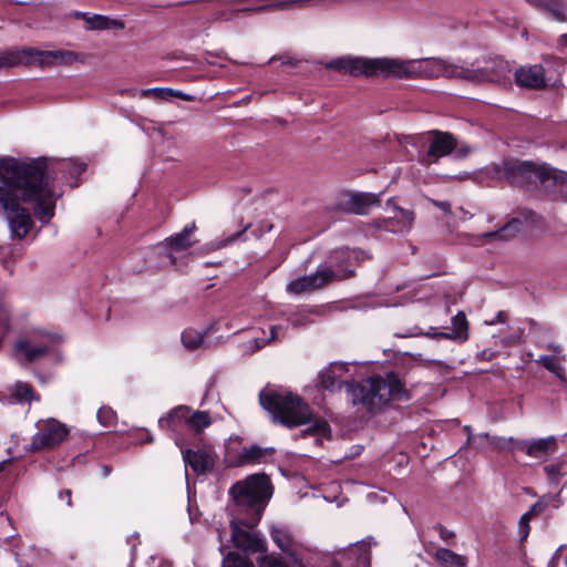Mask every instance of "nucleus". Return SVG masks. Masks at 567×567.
<instances>
[{"mask_svg": "<svg viewBox=\"0 0 567 567\" xmlns=\"http://www.w3.org/2000/svg\"><path fill=\"white\" fill-rule=\"evenodd\" d=\"M272 449H262L258 445L244 447L237 456L238 465L261 463L267 456L271 455Z\"/></svg>", "mask_w": 567, "mask_h": 567, "instance_id": "25", "label": "nucleus"}, {"mask_svg": "<svg viewBox=\"0 0 567 567\" xmlns=\"http://www.w3.org/2000/svg\"><path fill=\"white\" fill-rule=\"evenodd\" d=\"M250 227V225H247L245 228H243L240 231H237L236 234L227 237L221 244H219L216 248H221L224 246H227L234 241H236L237 239H239L245 233L246 230Z\"/></svg>", "mask_w": 567, "mask_h": 567, "instance_id": "39", "label": "nucleus"}, {"mask_svg": "<svg viewBox=\"0 0 567 567\" xmlns=\"http://www.w3.org/2000/svg\"><path fill=\"white\" fill-rule=\"evenodd\" d=\"M260 404L274 417V421L287 427H297L310 423L312 413L309 406L295 394H281L269 391L261 392L259 395Z\"/></svg>", "mask_w": 567, "mask_h": 567, "instance_id": "5", "label": "nucleus"}, {"mask_svg": "<svg viewBox=\"0 0 567 567\" xmlns=\"http://www.w3.org/2000/svg\"><path fill=\"white\" fill-rule=\"evenodd\" d=\"M514 78L518 86L534 90L545 89L551 80L547 78L542 64L520 66L515 71Z\"/></svg>", "mask_w": 567, "mask_h": 567, "instance_id": "16", "label": "nucleus"}, {"mask_svg": "<svg viewBox=\"0 0 567 567\" xmlns=\"http://www.w3.org/2000/svg\"><path fill=\"white\" fill-rule=\"evenodd\" d=\"M532 518L533 516L528 512L524 513L520 516L517 527L520 540H525L528 537L530 530L529 522Z\"/></svg>", "mask_w": 567, "mask_h": 567, "instance_id": "35", "label": "nucleus"}, {"mask_svg": "<svg viewBox=\"0 0 567 567\" xmlns=\"http://www.w3.org/2000/svg\"><path fill=\"white\" fill-rule=\"evenodd\" d=\"M440 567H466L467 558L449 548H437L433 555Z\"/></svg>", "mask_w": 567, "mask_h": 567, "instance_id": "26", "label": "nucleus"}, {"mask_svg": "<svg viewBox=\"0 0 567 567\" xmlns=\"http://www.w3.org/2000/svg\"><path fill=\"white\" fill-rule=\"evenodd\" d=\"M60 165H61L62 167H66V166H69V162H66V161H62V162H60Z\"/></svg>", "mask_w": 567, "mask_h": 567, "instance_id": "54", "label": "nucleus"}, {"mask_svg": "<svg viewBox=\"0 0 567 567\" xmlns=\"http://www.w3.org/2000/svg\"><path fill=\"white\" fill-rule=\"evenodd\" d=\"M184 421L187 426L196 432L200 433L205 427L212 424L210 414L206 411H194L190 412L187 406H178L169 412L165 417L158 420V424L162 429H172L176 426V421Z\"/></svg>", "mask_w": 567, "mask_h": 567, "instance_id": "10", "label": "nucleus"}, {"mask_svg": "<svg viewBox=\"0 0 567 567\" xmlns=\"http://www.w3.org/2000/svg\"><path fill=\"white\" fill-rule=\"evenodd\" d=\"M513 442L512 437H493L491 444L499 451L509 450L511 443Z\"/></svg>", "mask_w": 567, "mask_h": 567, "instance_id": "38", "label": "nucleus"}, {"mask_svg": "<svg viewBox=\"0 0 567 567\" xmlns=\"http://www.w3.org/2000/svg\"><path fill=\"white\" fill-rule=\"evenodd\" d=\"M254 341L256 343V349H260L261 347H264L267 343V341H265V340L260 341L259 339H255Z\"/></svg>", "mask_w": 567, "mask_h": 567, "instance_id": "50", "label": "nucleus"}, {"mask_svg": "<svg viewBox=\"0 0 567 567\" xmlns=\"http://www.w3.org/2000/svg\"><path fill=\"white\" fill-rule=\"evenodd\" d=\"M440 536L442 539H447L449 537L453 536L452 532H449L446 528L441 527L440 528Z\"/></svg>", "mask_w": 567, "mask_h": 567, "instance_id": "49", "label": "nucleus"}, {"mask_svg": "<svg viewBox=\"0 0 567 567\" xmlns=\"http://www.w3.org/2000/svg\"><path fill=\"white\" fill-rule=\"evenodd\" d=\"M561 501L558 495L545 494L527 511L533 517L543 514L548 507L558 508Z\"/></svg>", "mask_w": 567, "mask_h": 567, "instance_id": "30", "label": "nucleus"}, {"mask_svg": "<svg viewBox=\"0 0 567 567\" xmlns=\"http://www.w3.org/2000/svg\"><path fill=\"white\" fill-rule=\"evenodd\" d=\"M22 64L28 66L50 68L59 64H72L76 54L72 51H42L35 48L22 49Z\"/></svg>", "mask_w": 567, "mask_h": 567, "instance_id": "11", "label": "nucleus"}, {"mask_svg": "<svg viewBox=\"0 0 567 567\" xmlns=\"http://www.w3.org/2000/svg\"><path fill=\"white\" fill-rule=\"evenodd\" d=\"M511 65L503 59L487 61L485 65L468 68L463 64L462 80L471 82H497L504 83L509 80Z\"/></svg>", "mask_w": 567, "mask_h": 567, "instance_id": "8", "label": "nucleus"}, {"mask_svg": "<svg viewBox=\"0 0 567 567\" xmlns=\"http://www.w3.org/2000/svg\"><path fill=\"white\" fill-rule=\"evenodd\" d=\"M69 432V427L56 419L39 421L38 431L31 440L30 450L32 452L51 450L63 442Z\"/></svg>", "mask_w": 567, "mask_h": 567, "instance_id": "6", "label": "nucleus"}, {"mask_svg": "<svg viewBox=\"0 0 567 567\" xmlns=\"http://www.w3.org/2000/svg\"><path fill=\"white\" fill-rule=\"evenodd\" d=\"M53 343L52 337H49L43 344H35L30 340H19L14 346L16 357L19 361L33 362L45 355Z\"/></svg>", "mask_w": 567, "mask_h": 567, "instance_id": "18", "label": "nucleus"}, {"mask_svg": "<svg viewBox=\"0 0 567 567\" xmlns=\"http://www.w3.org/2000/svg\"><path fill=\"white\" fill-rule=\"evenodd\" d=\"M32 400H39L34 395L32 386L27 382L18 381L11 389L8 398L9 403H30Z\"/></svg>", "mask_w": 567, "mask_h": 567, "instance_id": "27", "label": "nucleus"}, {"mask_svg": "<svg viewBox=\"0 0 567 567\" xmlns=\"http://www.w3.org/2000/svg\"><path fill=\"white\" fill-rule=\"evenodd\" d=\"M84 168H85V166H84L83 164H80V165L78 166V171H79V172L84 171Z\"/></svg>", "mask_w": 567, "mask_h": 567, "instance_id": "55", "label": "nucleus"}, {"mask_svg": "<svg viewBox=\"0 0 567 567\" xmlns=\"http://www.w3.org/2000/svg\"><path fill=\"white\" fill-rule=\"evenodd\" d=\"M506 321V313L504 311H498L495 319L491 321H486L487 324H495L496 322L504 323Z\"/></svg>", "mask_w": 567, "mask_h": 567, "instance_id": "45", "label": "nucleus"}, {"mask_svg": "<svg viewBox=\"0 0 567 567\" xmlns=\"http://www.w3.org/2000/svg\"><path fill=\"white\" fill-rule=\"evenodd\" d=\"M497 355V351H494L492 349H484L480 353H477V359L489 361L494 359Z\"/></svg>", "mask_w": 567, "mask_h": 567, "instance_id": "42", "label": "nucleus"}, {"mask_svg": "<svg viewBox=\"0 0 567 567\" xmlns=\"http://www.w3.org/2000/svg\"><path fill=\"white\" fill-rule=\"evenodd\" d=\"M380 194L341 192L336 202V208L355 215H367L371 207L380 205Z\"/></svg>", "mask_w": 567, "mask_h": 567, "instance_id": "12", "label": "nucleus"}, {"mask_svg": "<svg viewBox=\"0 0 567 567\" xmlns=\"http://www.w3.org/2000/svg\"><path fill=\"white\" fill-rule=\"evenodd\" d=\"M63 496H64V498H66V505L69 507H71L72 506V492H71V489H65L64 492H62L60 494V497H63Z\"/></svg>", "mask_w": 567, "mask_h": 567, "instance_id": "47", "label": "nucleus"}, {"mask_svg": "<svg viewBox=\"0 0 567 567\" xmlns=\"http://www.w3.org/2000/svg\"><path fill=\"white\" fill-rule=\"evenodd\" d=\"M172 96L179 97L184 101H192L193 97L188 94L183 93L182 91H174V94Z\"/></svg>", "mask_w": 567, "mask_h": 567, "instance_id": "48", "label": "nucleus"}, {"mask_svg": "<svg viewBox=\"0 0 567 567\" xmlns=\"http://www.w3.org/2000/svg\"><path fill=\"white\" fill-rule=\"evenodd\" d=\"M96 416H97V420L100 421V423L105 427L111 426L115 420V413L110 408H101L97 411Z\"/></svg>", "mask_w": 567, "mask_h": 567, "instance_id": "37", "label": "nucleus"}, {"mask_svg": "<svg viewBox=\"0 0 567 567\" xmlns=\"http://www.w3.org/2000/svg\"><path fill=\"white\" fill-rule=\"evenodd\" d=\"M522 229V221L518 218H513L511 221H508L506 225L501 227L498 230L495 231H487L482 235H480V238L485 239H509L515 236L516 233L520 231Z\"/></svg>", "mask_w": 567, "mask_h": 567, "instance_id": "28", "label": "nucleus"}, {"mask_svg": "<svg viewBox=\"0 0 567 567\" xmlns=\"http://www.w3.org/2000/svg\"><path fill=\"white\" fill-rule=\"evenodd\" d=\"M557 440L555 436L530 440L528 442V456L534 458H543L548 454L556 452Z\"/></svg>", "mask_w": 567, "mask_h": 567, "instance_id": "23", "label": "nucleus"}, {"mask_svg": "<svg viewBox=\"0 0 567 567\" xmlns=\"http://www.w3.org/2000/svg\"><path fill=\"white\" fill-rule=\"evenodd\" d=\"M49 161L40 158H0V217L12 239H23L33 227L29 206L43 224L54 215L55 199L48 177Z\"/></svg>", "mask_w": 567, "mask_h": 567, "instance_id": "1", "label": "nucleus"}, {"mask_svg": "<svg viewBox=\"0 0 567 567\" xmlns=\"http://www.w3.org/2000/svg\"><path fill=\"white\" fill-rule=\"evenodd\" d=\"M563 467L564 463L557 462L544 466V471L547 474L548 478L557 482L561 476L565 475V473L563 472Z\"/></svg>", "mask_w": 567, "mask_h": 567, "instance_id": "34", "label": "nucleus"}, {"mask_svg": "<svg viewBox=\"0 0 567 567\" xmlns=\"http://www.w3.org/2000/svg\"><path fill=\"white\" fill-rule=\"evenodd\" d=\"M266 228H267V231H270V230H271V228H272V225H271V224H268V225L266 226Z\"/></svg>", "mask_w": 567, "mask_h": 567, "instance_id": "57", "label": "nucleus"}, {"mask_svg": "<svg viewBox=\"0 0 567 567\" xmlns=\"http://www.w3.org/2000/svg\"><path fill=\"white\" fill-rule=\"evenodd\" d=\"M76 17L81 18L89 30H121L124 29V22L116 19H111L106 16L90 14L87 12H78Z\"/></svg>", "mask_w": 567, "mask_h": 567, "instance_id": "21", "label": "nucleus"}, {"mask_svg": "<svg viewBox=\"0 0 567 567\" xmlns=\"http://www.w3.org/2000/svg\"><path fill=\"white\" fill-rule=\"evenodd\" d=\"M421 138L429 146L425 155L421 158V163L426 165L450 155L456 147V140L449 132L433 130L424 133Z\"/></svg>", "mask_w": 567, "mask_h": 567, "instance_id": "9", "label": "nucleus"}, {"mask_svg": "<svg viewBox=\"0 0 567 567\" xmlns=\"http://www.w3.org/2000/svg\"><path fill=\"white\" fill-rule=\"evenodd\" d=\"M388 207H392L393 215L389 218L379 219L375 226L391 233H408L412 228L414 221V213L412 210L403 209L395 205L393 199L386 202Z\"/></svg>", "mask_w": 567, "mask_h": 567, "instance_id": "14", "label": "nucleus"}, {"mask_svg": "<svg viewBox=\"0 0 567 567\" xmlns=\"http://www.w3.org/2000/svg\"><path fill=\"white\" fill-rule=\"evenodd\" d=\"M336 254L340 255V257H342L347 260L351 259L354 256V251H351L349 249H341V250L336 251Z\"/></svg>", "mask_w": 567, "mask_h": 567, "instance_id": "46", "label": "nucleus"}, {"mask_svg": "<svg viewBox=\"0 0 567 567\" xmlns=\"http://www.w3.org/2000/svg\"><path fill=\"white\" fill-rule=\"evenodd\" d=\"M8 321H9V311L4 307V305L0 303V323L3 326L4 329L8 328Z\"/></svg>", "mask_w": 567, "mask_h": 567, "instance_id": "43", "label": "nucleus"}, {"mask_svg": "<svg viewBox=\"0 0 567 567\" xmlns=\"http://www.w3.org/2000/svg\"><path fill=\"white\" fill-rule=\"evenodd\" d=\"M431 203L433 205H435L437 208H440L441 210H443L444 213H446V214L451 213V204L449 202L431 199Z\"/></svg>", "mask_w": 567, "mask_h": 567, "instance_id": "44", "label": "nucleus"}, {"mask_svg": "<svg viewBox=\"0 0 567 567\" xmlns=\"http://www.w3.org/2000/svg\"><path fill=\"white\" fill-rule=\"evenodd\" d=\"M560 41L561 43H567V35H561Z\"/></svg>", "mask_w": 567, "mask_h": 567, "instance_id": "53", "label": "nucleus"}, {"mask_svg": "<svg viewBox=\"0 0 567 567\" xmlns=\"http://www.w3.org/2000/svg\"><path fill=\"white\" fill-rule=\"evenodd\" d=\"M543 348L549 351L548 354H542L536 359V363L546 369L558 380L567 381L566 371L564 369V362L566 355L563 352V347L558 343H546Z\"/></svg>", "mask_w": 567, "mask_h": 567, "instance_id": "15", "label": "nucleus"}, {"mask_svg": "<svg viewBox=\"0 0 567 567\" xmlns=\"http://www.w3.org/2000/svg\"><path fill=\"white\" fill-rule=\"evenodd\" d=\"M21 50H3L0 51V69H9L22 64Z\"/></svg>", "mask_w": 567, "mask_h": 567, "instance_id": "32", "label": "nucleus"}, {"mask_svg": "<svg viewBox=\"0 0 567 567\" xmlns=\"http://www.w3.org/2000/svg\"><path fill=\"white\" fill-rule=\"evenodd\" d=\"M184 462L192 467L196 474H204L214 466L212 454L204 450H185L183 452Z\"/></svg>", "mask_w": 567, "mask_h": 567, "instance_id": "20", "label": "nucleus"}, {"mask_svg": "<svg viewBox=\"0 0 567 567\" xmlns=\"http://www.w3.org/2000/svg\"><path fill=\"white\" fill-rule=\"evenodd\" d=\"M196 230V224L190 223L186 225L181 233L172 235L167 237L161 246L165 249L169 250L168 258L169 262L174 265L176 262V258L173 252L184 251L190 248L195 243L190 239L192 235Z\"/></svg>", "mask_w": 567, "mask_h": 567, "instance_id": "17", "label": "nucleus"}, {"mask_svg": "<svg viewBox=\"0 0 567 567\" xmlns=\"http://www.w3.org/2000/svg\"><path fill=\"white\" fill-rule=\"evenodd\" d=\"M207 332H200L195 329H186L182 333V342L188 350L199 349L205 344V336Z\"/></svg>", "mask_w": 567, "mask_h": 567, "instance_id": "31", "label": "nucleus"}, {"mask_svg": "<svg viewBox=\"0 0 567 567\" xmlns=\"http://www.w3.org/2000/svg\"><path fill=\"white\" fill-rule=\"evenodd\" d=\"M435 336L451 340L466 341L468 339V322L465 313L460 311L452 318L450 332H439Z\"/></svg>", "mask_w": 567, "mask_h": 567, "instance_id": "22", "label": "nucleus"}, {"mask_svg": "<svg viewBox=\"0 0 567 567\" xmlns=\"http://www.w3.org/2000/svg\"><path fill=\"white\" fill-rule=\"evenodd\" d=\"M328 68L347 72L352 76H392L398 79H462L463 64L442 58L401 60L394 58H340Z\"/></svg>", "mask_w": 567, "mask_h": 567, "instance_id": "2", "label": "nucleus"}, {"mask_svg": "<svg viewBox=\"0 0 567 567\" xmlns=\"http://www.w3.org/2000/svg\"><path fill=\"white\" fill-rule=\"evenodd\" d=\"M235 502L236 517L230 520L231 542L247 555L265 553V540L251 530L260 520L267 501L271 496L269 480L264 474L248 476L235 483L229 491Z\"/></svg>", "mask_w": 567, "mask_h": 567, "instance_id": "3", "label": "nucleus"}, {"mask_svg": "<svg viewBox=\"0 0 567 567\" xmlns=\"http://www.w3.org/2000/svg\"><path fill=\"white\" fill-rule=\"evenodd\" d=\"M353 275V270H339L333 271L330 268L319 269L316 274L300 277L292 280L287 286V291L293 295H300L305 292H311L316 289H320L334 280H341L349 278Z\"/></svg>", "mask_w": 567, "mask_h": 567, "instance_id": "7", "label": "nucleus"}, {"mask_svg": "<svg viewBox=\"0 0 567 567\" xmlns=\"http://www.w3.org/2000/svg\"><path fill=\"white\" fill-rule=\"evenodd\" d=\"M530 6L547 11L557 21L565 20L564 7L558 0H526Z\"/></svg>", "mask_w": 567, "mask_h": 567, "instance_id": "29", "label": "nucleus"}, {"mask_svg": "<svg viewBox=\"0 0 567 567\" xmlns=\"http://www.w3.org/2000/svg\"><path fill=\"white\" fill-rule=\"evenodd\" d=\"M543 173L538 185L548 194L563 197L567 173L554 169L547 165H545Z\"/></svg>", "mask_w": 567, "mask_h": 567, "instance_id": "19", "label": "nucleus"}, {"mask_svg": "<svg viewBox=\"0 0 567 567\" xmlns=\"http://www.w3.org/2000/svg\"><path fill=\"white\" fill-rule=\"evenodd\" d=\"M466 432L468 433V440L471 439V430L470 426H465Z\"/></svg>", "mask_w": 567, "mask_h": 567, "instance_id": "56", "label": "nucleus"}, {"mask_svg": "<svg viewBox=\"0 0 567 567\" xmlns=\"http://www.w3.org/2000/svg\"><path fill=\"white\" fill-rule=\"evenodd\" d=\"M271 538L284 553L293 557L298 555L299 544L293 540L291 534L287 529L272 528Z\"/></svg>", "mask_w": 567, "mask_h": 567, "instance_id": "24", "label": "nucleus"}, {"mask_svg": "<svg viewBox=\"0 0 567 567\" xmlns=\"http://www.w3.org/2000/svg\"><path fill=\"white\" fill-rule=\"evenodd\" d=\"M327 427H328V424L324 421H316L315 424L311 427H309L308 430H306L305 432L323 434V433H326Z\"/></svg>", "mask_w": 567, "mask_h": 567, "instance_id": "40", "label": "nucleus"}, {"mask_svg": "<svg viewBox=\"0 0 567 567\" xmlns=\"http://www.w3.org/2000/svg\"><path fill=\"white\" fill-rule=\"evenodd\" d=\"M515 342V339L514 338H509V339H505L503 340V343L505 346H509V344H513Z\"/></svg>", "mask_w": 567, "mask_h": 567, "instance_id": "52", "label": "nucleus"}, {"mask_svg": "<svg viewBox=\"0 0 567 567\" xmlns=\"http://www.w3.org/2000/svg\"><path fill=\"white\" fill-rule=\"evenodd\" d=\"M545 164H535L533 162L507 161L505 172L507 178L517 185L538 186L542 178Z\"/></svg>", "mask_w": 567, "mask_h": 567, "instance_id": "13", "label": "nucleus"}, {"mask_svg": "<svg viewBox=\"0 0 567 567\" xmlns=\"http://www.w3.org/2000/svg\"><path fill=\"white\" fill-rule=\"evenodd\" d=\"M528 442L529 441L513 440V442L511 443L512 446H509V450L524 451L528 455Z\"/></svg>", "mask_w": 567, "mask_h": 567, "instance_id": "41", "label": "nucleus"}, {"mask_svg": "<svg viewBox=\"0 0 567 567\" xmlns=\"http://www.w3.org/2000/svg\"><path fill=\"white\" fill-rule=\"evenodd\" d=\"M223 567H255L249 560L239 554L230 551L223 560Z\"/></svg>", "mask_w": 567, "mask_h": 567, "instance_id": "33", "label": "nucleus"}, {"mask_svg": "<svg viewBox=\"0 0 567 567\" xmlns=\"http://www.w3.org/2000/svg\"><path fill=\"white\" fill-rule=\"evenodd\" d=\"M277 330H278V328H277V327H272V328H271L270 340H275V339H277Z\"/></svg>", "mask_w": 567, "mask_h": 567, "instance_id": "51", "label": "nucleus"}, {"mask_svg": "<svg viewBox=\"0 0 567 567\" xmlns=\"http://www.w3.org/2000/svg\"><path fill=\"white\" fill-rule=\"evenodd\" d=\"M151 94L165 100V99L172 97V95L174 94V90L168 89V87H152V89H145V90L141 91V95L144 97H146Z\"/></svg>", "mask_w": 567, "mask_h": 567, "instance_id": "36", "label": "nucleus"}, {"mask_svg": "<svg viewBox=\"0 0 567 567\" xmlns=\"http://www.w3.org/2000/svg\"><path fill=\"white\" fill-rule=\"evenodd\" d=\"M349 371L347 363L336 362L319 374L320 385L330 392L341 390L346 385L347 399L358 412L375 414L383 411L392 402L408 400V392L393 373L382 378L371 377L362 382L353 383L342 378Z\"/></svg>", "mask_w": 567, "mask_h": 567, "instance_id": "4", "label": "nucleus"}]
</instances>
